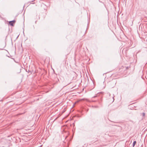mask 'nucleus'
Instances as JSON below:
<instances>
[{
    "instance_id": "f03ea898",
    "label": "nucleus",
    "mask_w": 147,
    "mask_h": 147,
    "mask_svg": "<svg viewBox=\"0 0 147 147\" xmlns=\"http://www.w3.org/2000/svg\"><path fill=\"white\" fill-rule=\"evenodd\" d=\"M16 21L15 20H13L12 21H10L9 22V24L12 26H14V24L15 23Z\"/></svg>"
},
{
    "instance_id": "39448f33",
    "label": "nucleus",
    "mask_w": 147,
    "mask_h": 147,
    "mask_svg": "<svg viewBox=\"0 0 147 147\" xmlns=\"http://www.w3.org/2000/svg\"><path fill=\"white\" fill-rule=\"evenodd\" d=\"M97 96H94L93 97H92V98H95V97H97Z\"/></svg>"
},
{
    "instance_id": "7ed1b4c3",
    "label": "nucleus",
    "mask_w": 147,
    "mask_h": 147,
    "mask_svg": "<svg viewBox=\"0 0 147 147\" xmlns=\"http://www.w3.org/2000/svg\"><path fill=\"white\" fill-rule=\"evenodd\" d=\"M136 141H134L133 142V147H134V146H135V144H136Z\"/></svg>"
},
{
    "instance_id": "20e7f679",
    "label": "nucleus",
    "mask_w": 147,
    "mask_h": 147,
    "mask_svg": "<svg viewBox=\"0 0 147 147\" xmlns=\"http://www.w3.org/2000/svg\"><path fill=\"white\" fill-rule=\"evenodd\" d=\"M142 115L143 116H144L145 115V113H142Z\"/></svg>"
},
{
    "instance_id": "f257e3e1",
    "label": "nucleus",
    "mask_w": 147,
    "mask_h": 147,
    "mask_svg": "<svg viewBox=\"0 0 147 147\" xmlns=\"http://www.w3.org/2000/svg\"><path fill=\"white\" fill-rule=\"evenodd\" d=\"M110 86L111 88H113L115 84V82H113L112 81L110 82L109 83Z\"/></svg>"
},
{
    "instance_id": "423d86ee",
    "label": "nucleus",
    "mask_w": 147,
    "mask_h": 147,
    "mask_svg": "<svg viewBox=\"0 0 147 147\" xmlns=\"http://www.w3.org/2000/svg\"><path fill=\"white\" fill-rule=\"evenodd\" d=\"M35 0H32V2H33V1H34Z\"/></svg>"
}]
</instances>
